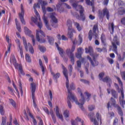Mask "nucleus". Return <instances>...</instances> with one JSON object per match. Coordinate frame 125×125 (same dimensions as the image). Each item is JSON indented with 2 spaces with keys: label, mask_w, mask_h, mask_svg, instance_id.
<instances>
[{
  "label": "nucleus",
  "mask_w": 125,
  "mask_h": 125,
  "mask_svg": "<svg viewBox=\"0 0 125 125\" xmlns=\"http://www.w3.org/2000/svg\"><path fill=\"white\" fill-rule=\"evenodd\" d=\"M85 53H89L90 56H91L93 58L91 59L90 57L89 56H87V58L89 60L92 67H96V66H98L99 65V62L96 60L99 57V54H97L96 53H93V48L92 46H89L88 48H85Z\"/></svg>",
  "instance_id": "obj_1"
},
{
  "label": "nucleus",
  "mask_w": 125,
  "mask_h": 125,
  "mask_svg": "<svg viewBox=\"0 0 125 125\" xmlns=\"http://www.w3.org/2000/svg\"><path fill=\"white\" fill-rule=\"evenodd\" d=\"M112 50L117 55L118 60L119 61H124L125 58V52H123L122 53V57L120 54L118 53V46H117V45H120V40L118 39V37L117 36H115L114 37L113 40L112 42Z\"/></svg>",
  "instance_id": "obj_2"
},
{
  "label": "nucleus",
  "mask_w": 125,
  "mask_h": 125,
  "mask_svg": "<svg viewBox=\"0 0 125 125\" xmlns=\"http://www.w3.org/2000/svg\"><path fill=\"white\" fill-rule=\"evenodd\" d=\"M77 91L78 93H80V96L81 97V99L79 100V101H78V99H77V97L75 96V94L72 93V96H73L74 99H72V100L73 101H75L76 104L79 106V108L81 109L82 111H85L84 107H83V105H84V103H85V99L84 98V96L83 94L81 88L78 87L77 88Z\"/></svg>",
  "instance_id": "obj_3"
},
{
  "label": "nucleus",
  "mask_w": 125,
  "mask_h": 125,
  "mask_svg": "<svg viewBox=\"0 0 125 125\" xmlns=\"http://www.w3.org/2000/svg\"><path fill=\"white\" fill-rule=\"evenodd\" d=\"M110 104H111V106H112V107H114V108H116L117 109L118 114L120 116H121V117H123V116L124 115V113H123V110H122V108H121V107L119 106V104H117V102H116V100H115L113 98H111Z\"/></svg>",
  "instance_id": "obj_4"
},
{
  "label": "nucleus",
  "mask_w": 125,
  "mask_h": 125,
  "mask_svg": "<svg viewBox=\"0 0 125 125\" xmlns=\"http://www.w3.org/2000/svg\"><path fill=\"white\" fill-rule=\"evenodd\" d=\"M78 6L80 9L79 10L80 15L78 14L76 16V18L78 20H81V21H85V15H84V13H83V12H84V9L83 6L81 5H78Z\"/></svg>",
  "instance_id": "obj_5"
},
{
  "label": "nucleus",
  "mask_w": 125,
  "mask_h": 125,
  "mask_svg": "<svg viewBox=\"0 0 125 125\" xmlns=\"http://www.w3.org/2000/svg\"><path fill=\"white\" fill-rule=\"evenodd\" d=\"M31 93H32V98L33 102V106L34 108H37V103H36V97L35 96V92H36V83H31Z\"/></svg>",
  "instance_id": "obj_6"
},
{
  "label": "nucleus",
  "mask_w": 125,
  "mask_h": 125,
  "mask_svg": "<svg viewBox=\"0 0 125 125\" xmlns=\"http://www.w3.org/2000/svg\"><path fill=\"white\" fill-rule=\"evenodd\" d=\"M21 13H19V16L20 17V19L22 24H23V25H26V22L25 21V20H24V14L25 13V11H24L23 4H21Z\"/></svg>",
  "instance_id": "obj_7"
},
{
  "label": "nucleus",
  "mask_w": 125,
  "mask_h": 125,
  "mask_svg": "<svg viewBox=\"0 0 125 125\" xmlns=\"http://www.w3.org/2000/svg\"><path fill=\"white\" fill-rule=\"evenodd\" d=\"M66 52L68 56H69V55L70 61L72 65H74V64H75V55H74V53H73L71 51V49H67L66 50Z\"/></svg>",
  "instance_id": "obj_8"
},
{
  "label": "nucleus",
  "mask_w": 125,
  "mask_h": 125,
  "mask_svg": "<svg viewBox=\"0 0 125 125\" xmlns=\"http://www.w3.org/2000/svg\"><path fill=\"white\" fill-rule=\"evenodd\" d=\"M118 92L119 93H121V96H122V97H120L119 98V101H120V104L122 103V104L125 105V101L124 100L125 99V94L124 93V88L122 87L120 90L118 91Z\"/></svg>",
  "instance_id": "obj_9"
},
{
  "label": "nucleus",
  "mask_w": 125,
  "mask_h": 125,
  "mask_svg": "<svg viewBox=\"0 0 125 125\" xmlns=\"http://www.w3.org/2000/svg\"><path fill=\"white\" fill-rule=\"evenodd\" d=\"M98 31V24H94L93 27V36L95 40H98L99 38L98 37V34L96 33V31Z\"/></svg>",
  "instance_id": "obj_10"
},
{
  "label": "nucleus",
  "mask_w": 125,
  "mask_h": 125,
  "mask_svg": "<svg viewBox=\"0 0 125 125\" xmlns=\"http://www.w3.org/2000/svg\"><path fill=\"white\" fill-rule=\"evenodd\" d=\"M36 40L38 42L40 43H44L46 42V40L44 39L40 38V34H39V30H36Z\"/></svg>",
  "instance_id": "obj_11"
},
{
  "label": "nucleus",
  "mask_w": 125,
  "mask_h": 125,
  "mask_svg": "<svg viewBox=\"0 0 125 125\" xmlns=\"http://www.w3.org/2000/svg\"><path fill=\"white\" fill-rule=\"evenodd\" d=\"M56 115L60 120H61L62 122L63 121V115L59 112V107L58 106L56 105Z\"/></svg>",
  "instance_id": "obj_12"
},
{
  "label": "nucleus",
  "mask_w": 125,
  "mask_h": 125,
  "mask_svg": "<svg viewBox=\"0 0 125 125\" xmlns=\"http://www.w3.org/2000/svg\"><path fill=\"white\" fill-rule=\"evenodd\" d=\"M66 82L65 83V85L67 89L68 92L69 94H70V97L72 98V99L74 100V96L72 95V91L71 90V89H70V88H69V84H70V82H69V79H66Z\"/></svg>",
  "instance_id": "obj_13"
},
{
  "label": "nucleus",
  "mask_w": 125,
  "mask_h": 125,
  "mask_svg": "<svg viewBox=\"0 0 125 125\" xmlns=\"http://www.w3.org/2000/svg\"><path fill=\"white\" fill-rule=\"evenodd\" d=\"M51 75L53 76V79L54 80V81L55 83H58V79L60 78V74L59 73H57L56 74L54 73V72H52Z\"/></svg>",
  "instance_id": "obj_14"
},
{
  "label": "nucleus",
  "mask_w": 125,
  "mask_h": 125,
  "mask_svg": "<svg viewBox=\"0 0 125 125\" xmlns=\"http://www.w3.org/2000/svg\"><path fill=\"white\" fill-rule=\"evenodd\" d=\"M67 30V36L68 38L71 40L72 42H73V37H74V34L73 33H75V30L74 29Z\"/></svg>",
  "instance_id": "obj_15"
},
{
  "label": "nucleus",
  "mask_w": 125,
  "mask_h": 125,
  "mask_svg": "<svg viewBox=\"0 0 125 125\" xmlns=\"http://www.w3.org/2000/svg\"><path fill=\"white\" fill-rule=\"evenodd\" d=\"M101 40L102 42V44L104 45V46H106V36L104 33H102L101 36Z\"/></svg>",
  "instance_id": "obj_16"
},
{
  "label": "nucleus",
  "mask_w": 125,
  "mask_h": 125,
  "mask_svg": "<svg viewBox=\"0 0 125 125\" xmlns=\"http://www.w3.org/2000/svg\"><path fill=\"white\" fill-rule=\"evenodd\" d=\"M49 114L51 115L54 124H56V116H55V114H54L53 110L52 109H50Z\"/></svg>",
  "instance_id": "obj_17"
},
{
  "label": "nucleus",
  "mask_w": 125,
  "mask_h": 125,
  "mask_svg": "<svg viewBox=\"0 0 125 125\" xmlns=\"http://www.w3.org/2000/svg\"><path fill=\"white\" fill-rule=\"evenodd\" d=\"M24 33L26 36H29V37H31L32 36V31L30 30L28 27L25 26L24 27Z\"/></svg>",
  "instance_id": "obj_18"
},
{
  "label": "nucleus",
  "mask_w": 125,
  "mask_h": 125,
  "mask_svg": "<svg viewBox=\"0 0 125 125\" xmlns=\"http://www.w3.org/2000/svg\"><path fill=\"white\" fill-rule=\"evenodd\" d=\"M47 39L49 44L53 45V44L54 43V38L52 36H47Z\"/></svg>",
  "instance_id": "obj_19"
},
{
  "label": "nucleus",
  "mask_w": 125,
  "mask_h": 125,
  "mask_svg": "<svg viewBox=\"0 0 125 125\" xmlns=\"http://www.w3.org/2000/svg\"><path fill=\"white\" fill-rule=\"evenodd\" d=\"M72 24H73V23L72 22V21H71L70 20H67L66 25L68 27L67 30H71V29H73L72 28Z\"/></svg>",
  "instance_id": "obj_20"
},
{
  "label": "nucleus",
  "mask_w": 125,
  "mask_h": 125,
  "mask_svg": "<svg viewBox=\"0 0 125 125\" xmlns=\"http://www.w3.org/2000/svg\"><path fill=\"white\" fill-rule=\"evenodd\" d=\"M103 14H104V15H106V18L108 20H109V11H108V9H107V8H105L103 9Z\"/></svg>",
  "instance_id": "obj_21"
},
{
  "label": "nucleus",
  "mask_w": 125,
  "mask_h": 125,
  "mask_svg": "<svg viewBox=\"0 0 125 125\" xmlns=\"http://www.w3.org/2000/svg\"><path fill=\"white\" fill-rule=\"evenodd\" d=\"M22 41L23 42V45L26 51L28 52V43H27V41H26V38L22 37Z\"/></svg>",
  "instance_id": "obj_22"
},
{
  "label": "nucleus",
  "mask_w": 125,
  "mask_h": 125,
  "mask_svg": "<svg viewBox=\"0 0 125 125\" xmlns=\"http://www.w3.org/2000/svg\"><path fill=\"white\" fill-rule=\"evenodd\" d=\"M71 98L72 99V98L71 97L70 94L68 95L67 97V105L69 108V109H72V104H71Z\"/></svg>",
  "instance_id": "obj_23"
},
{
  "label": "nucleus",
  "mask_w": 125,
  "mask_h": 125,
  "mask_svg": "<svg viewBox=\"0 0 125 125\" xmlns=\"http://www.w3.org/2000/svg\"><path fill=\"white\" fill-rule=\"evenodd\" d=\"M38 48L39 50L41 51V52H42V53H44L45 51H46V48L43 46H42L41 45H39L38 46Z\"/></svg>",
  "instance_id": "obj_24"
},
{
  "label": "nucleus",
  "mask_w": 125,
  "mask_h": 125,
  "mask_svg": "<svg viewBox=\"0 0 125 125\" xmlns=\"http://www.w3.org/2000/svg\"><path fill=\"white\" fill-rule=\"evenodd\" d=\"M111 94L112 96H113L114 98H117L118 96V93L117 92V91H116V90L114 89H112L111 90Z\"/></svg>",
  "instance_id": "obj_25"
},
{
  "label": "nucleus",
  "mask_w": 125,
  "mask_h": 125,
  "mask_svg": "<svg viewBox=\"0 0 125 125\" xmlns=\"http://www.w3.org/2000/svg\"><path fill=\"white\" fill-rule=\"evenodd\" d=\"M50 18L51 19V20H52L53 23H55V24H57V23H58V20L56 19V17L54 15H51L50 16Z\"/></svg>",
  "instance_id": "obj_26"
},
{
  "label": "nucleus",
  "mask_w": 125,
  "mask_h": 125,
  "mask_svg": "<svg viewBox=\"0 0 125 125\" xmlns=\"http://www.w3.org/2000/svg\"><path fill=\"white\" fill-rule=\"evenodd\" d=\"M118 14H119V15H124L125 14V8H120L118 10Z\"/></svg>",
  "instance_id": "obj_27"
},
{
  "label": "nucleus",
  "mask_w": 125,
  "mask_h": 125,
  "mask_svg": "<svg viewBox=\"0 0 125 125\" xmlns=\"http://www.w3.org/2000/svg\"><path fill=\"white\" fill-rule=\"evenodd\" d=\"M63 116L65 119L69 118V116H70V111L68 110H65L63 112Z\"/></svg>",
  "instance_id": "obj_28"
},
{
  "label": "nucleus",
  "mask_w": 125,
  "mask_h": 125,
  "mask_svg": "<svg viewBox=\"0 0 125 125\" xmlns=\"http://www.w3.org/2000/svg\"><path fill=\"white\" fill-rule=\"evenodd\" d=\"M39 2L40 4H42V7H45V5L47 4V1H42V0H39Z\"/></svg>",
  "instance_id": "obj_29"
},
{
  "label": "nucleus",
  "mask_w": 125,
  "mask_h": 125,
  "mask_svg": "<svg viewBox=\"0 0 125 125\" xmlns=\"http://www.w3.org/2000/svg\"><path fill=\"white\" fill-rule=\"evenodd\" d=\"M57 10L59 11V12H64V8L61 7V5H57Z\"/></svg>",
  "instance_id": "obj_30"
},
{
  "label": "nucleus",
  "mask_w": 125,
  "mask_h": 125,
  "mask_svg": "<svg viewBox=\"0 0 125 125\" xmlns=\"http://www.w3.org/2000/svg\"><path fill=\"white\" fill-rule=\"evenodd\" d=\"M19 85L20 87L21 94V96H23V88H22V83H21V81L20 80L19 81Z\"/></svg>",
  "instance_id": "obj_31"
},
{
  "label": "nucleus",
  "mask_w": 125,
  "mask_h": 125,
  "mask_svg": "<svg viewBox=\"0 0 125 125\" xmlns=\"http://www.w3.org/2000/svg\"><path fill=\"white\" fill-rule=\"evenodd\" d=\"M9 100L13 107H14V108H16V102H15L12 99H9Z\"/></svg>",
  "instance_id": "obj_32"
},
{
  "label": "nucleus",
  "mask_w": 125,
  "mask_h": 125,
  "mask_svg": "<svg viewBox=\"0 0 125 125\" xmlns=\"http://www.w3.org/2000/svg\"><path fill=\"white\" fill-rule=\"evenodd\" d=\"M88 39L90 41H91L92 40V37H93V33H92V30H90L88 32Z\"/></svg>",
  "instance_id": "obj_33"
},
{
  "label": "nucleus",
  "mask_w": 125,
  "mask_h": 125,
  "mask_svg": "<svg viewBox=\"0 0 125 125\" xmlns=\"http://www.w3.org/2000/svg\"><path fill=\"white\" fill-rule=\"evenodd\" d=\"M25 59L27 62H28V63H31V62H32V60H31V57L28 54H26L25 55Z\"/></svg>",
  "instance_id": "obj_34"
},
{
  "label": "nucleus",
  "mask_w": 125,
  "mask_h": 125,
  "mask_svg": "<svg viewBox=\"0 0 125 125\" xmlns=\"http://www.w3.org/2000/svg\"><path fill=\"white\" fill-rule=\"evenodd\" d=\"M37 24L39 28L42 29V22L41 18H39V22H37Z\"/></svg>",
  "instance_id": "obj_35"
},
{
  "label": "nucleus",
  "mask_w": 125,
  "mask_h": 125,
  "mask_svg": "<svg viewBox=\"0 0 125 125\" xmlns=\"http://www.w3.org/2000/svg\"><path fill=\"white\" fill-rule=\"evenodd\" d=\"M28 45H30V46L29 47V51L31 53V54H34V48L32 46L31 44L30 43H28Z\"/></svg>",
  "instance_id": "obj_36"
},
{
  "label": "nucleus",
  "mask_w": 125,
  "mask_h": 125,
  "mask_svg": "<svg viewBox=\"0 0 125 125\" xmlns=\"http://www.w3.org/2000/svg\"><path fill=\"white\" fill-rule=\"evenodd\" d=\"M75 26H76V27L78 31H79V32H80V31H82V27H81V26H80V23H79L78 22H75Z\"/></svg>",
  "instance_id": "obj_37"
},
{
  "label": "nucleus",
  "mask_w": 125,
  "mask_h": 125,
  "mask_svg": "<svg viewBox=\"0 0 125 125\" xmlns=\"http://www.w3.org/2000/svg\"><path fill=\"white\" fill-rule=\"evenodd\" d=\"M104 76H105V73H104L103 72H101L99 74V79L100 81H102Z\"/></svg>",
  "instance_id": "obj_38"
},
{
  "label": "nucleus",
  "mask_w": 125,
  "mask_h": 125,
  "mask_svg": "<svg viewBox=\"0 0 125 125\" xmlns=\"http://www.w3.org/2000/svg\"><path fill=\"white\" fill-rule=\"evenodd\" d=\"M0 113L2 116L4 115V110H3V105L2 104L0 105Z\"/></svg>",
  "instance_id": "obj_39"
},
{
  "label": "nucleus",
  "mask_w": 125,
  "mask_h": 125,
  "mask_svg": "<svg viewBox=\"0 0 125 125\" xmlns=\"http://www.w3.org/2000/svg\"><path fill=\"white\" fill-rule=\"evenodd\" d=\"M6 124V117H2V122L1 125H5Z\"/></svg>",
  "instance_id": "obj_40"
},
{
  "label": "nucleus",
  "mask_w": 125,
  "mask_h": 125,
  "mask_svg": "<svg viewBox=\"0 0 125 125\" xmlns=\"http://www.w3.org/2000/svg\"><path fill=\"white\" fill-rule=\"evenodd\" d=\"M88 117L90 118L91 122H93V120L94 118H93V116H94V113L93 112H90V113L88 114Z\"/></svg>",
  "instance_id": "obj_41"
},
{
  "label": "nucleus",
  "mask_w": 125,
  "mask_h": 125,
  "mask_svg": "<svg viewBox=\"0 0 125 125\" xmlns=\"http://www.w3.org/2000/svg\"><path fill=\"white\" fill-rule=\"evenodd\" d=\"M19 71L21 75H22V76H25V72H24V71H23V68L22 67V65H20Z\"/></svg>",
  "instance_id": "obj_42"
},
{
  "label": "nucleus",
  "mask_w": 125,
  "mask_h": 125,
  "mask_svg": "<svg viewBox=\"0 0 125 125\" xmlns=\"http://www.w3.org/2000/svg\"><path fill=\"white\" fill-rule=\"evenodd\" d=\"M37 6V4L34 3V5H33V8L34 9V12H35V14H36V15H37V16H38V15H40L39 14V13L38 12V10H37V9H36Z\"/></svg>",
  "instance_id": "obj_43"
},
{
  "label": "nucleus",
  "mask_w": 125,
  "mask_h": 125,
  "mask_svg": "<svg viewBox=\"0 0 125 125\" xmlns=\"http://www.w3.org/2000/svg\"><path fill=\"white\" fill-rule=\"evenodd\" d=\"M82 55H83V54L81 53H76L75 54L76 58H78V59H81V58H82Z\"/></svg>",
  "instance_id": "obj_44"
},
{
  "label": "nucleus",
  "mask_w": 125,
  "mask_h": 125,
  "mask_svg": "<svg viewBox=\"0 0 125 125\" xmlns=\"http://www.w3.org/2000/svg\"><path fill=\"white\" fill-rule=\"evenodd\" d=\"M70 90H75V83H72L70 84Z\"/></svg>",
  "instance_id": "obj_45"
},
{
  "label": "nucleus",
  "mask_w": 125,
  "mask_h": 125,
  "mask_svg": "<svg viewBox=\"0 0 125 125\" xmlns=\"http://www.w3.org/2000/svg\"><path fill=\"white\" fill-rule=\"evenodd\" d=\"M43 20L45 23V25L48 24V20H47V18L45 16H43Z\"/></svg>",
  "instance_id": "obj_46"
},
{
  "label": "nucleus",
  "mask_w": 125,
  "mask_h": 125,
  "mask_svg": "<svg viewBox=\"0 0 125 125\" xmlns=\"http://www.w3.org/2000/svg\"><path fill=\"white\" fill-rule=\"evenodd\" d=\"M115 28H116V26L114 25V23H112L111 24V29L112 31V32H110L111 34H114V29H115Z\"/></svg>",
  "instance_id": "obj_47"
},
{
  "label": "nucleus",
  "mask_w": 125,
  "mask_h": 125,
  "mask_svg": "<svg viewBox=\"0 0 125 125\" xmlns=\"http://www.w3.org/2000/svg\"><path fill=\"white\" fill-rule=\"evenodd\" d=\"M10 48H11V46L10 45H9L8 46V50L6 51L5 53V56H7V54L8 52H10Z\"/></svg>",
  "instance_id": "obj_48"
},
{
  "label": "nucleus",
  "mask_w": 125,
  "mask_h": 125,
  "mask_svg": "<svg viewBox=\"0 0 125 125\" xmlns=\"http://www.w3.org/2000/svg\"><path fill=\"white\" fill-rule=\"evenodd\" d=\"M121 76L122 80H124V81H125V71L121 72Z\"/></svg>",
  "instance_id": "obj_49"
},
{
  "label": "nucleus",
  "mask_w": 125,
  "mask_h": 125,
  "mask_svg": "<svg viewBox=\"0 0 125 125\" xmlns=\"http://www.w3.org/2000/svg\"><path fill=\"white\" fill-rule=\"evenodd\" d=\"M31 20L32 21H33V22H34V23H35V24H37L38 23V18H34V17H32L31 18Z\"/></svg>",
  "instance_id": "obj_50"
},
{
  "label": "nucleus",
  "mask_w": 125,
  "mask_h": 125,
  "mask_svg": "<svg viewBox=\"0 0 125 125\" xmlns=\"http://www.w3.org/2000/svg\"><path fill=\"white\" fill-rule=\"evenodd\" d=\"M116 79H117L120 85H121V86H123V82H122V80H121V79L120 78H119L118 77H116Z\"/></svg>",
  "instance_id": "obj_51"
},
{
  "label": "nucleus",
  "mask_w": 125,
  "mask_h": 125,
  "mask_svg": "<svg viewBox=\"0 0 125 125\" xmlns=\"http://www.w3.org/2000/svg\"><path fill=\"white\" fill-rule=\"evenodd\" d=\"M43 111H45V112L46 113V114H47V115H49V110H48V108H47V107H43Z\"/></svg>",
  "instance_id": "obj_52"
},
{
  "label": "nucleus",
  "mask_w": 125,
  "mask_h": 125,
  "mask_svg": "<svg viewBox=\"0 0 125 125\" xmlns=\"http://www.w3.org/2000/svg\"><path fill=\"white\" fill-rule=\"evenodd\" d=\"M62 73H63V76H64L66 80L68 79V74H67V71L66 70H63Z\"/></svg>",
  "instance_id": "obj_53"
},
{
  "label": "nucleus",
  "mask_w": 125,
  "mask_h": 125,
  "mask_svg": "<svg viewBox=\"0 0 125 125\" xmlns=\"http://www.w3.org/2000/svg\"><path fill=\"white\" fill-rule=\"evenodd\" d=\"M99 16L100 19H103V18H104V17L105 16L104 14L102 12L99 13Z\"/></svg>",
  "instance_id": "obj_54"
},
{
  "label": "nucleus",
  "mask_w": 125,
  "mask_h": 125,
  "mask_svg": "<svg viewBox=\"0 0 125 125\" xmlns=\"http://www.w3.org/2000/svg\"><path fill=\"white\" fill-rule=\"evenodd\" d=\"M10 60H11L12 61H13V63H17V61H16V59L15 58V56H14V55L12 56L11 58H10Z\"/></svg>",
  "instance_id": "obj_55"
},
{
  "label": "nucleus",
  "mask_w": 125,
  "mask_h": 125,
  "mask_svg": "<svg viewBox=\"0 0 125 125\" xmlns=\"http://www.w3.org/2000/svg\"><path fill=\"white\" fill-rule=\"evenodd\" d=\"M13 65L16 69H18L20 66H22L21 64L17 63V62H14Z\"/></svg>",
  "instance_id": "obj_56"
},
{
  "label": "nucleus",
  "mask_w": 125,
  "mask_h": 125,
  "mask_svg": "<svg viewBox=\"0 0 125 125\" xmlns=\"http://www.w3.org/2000/svg\"><path fill=\"white\" fill-rule=\"evenodd\" d=\"M88 108L89 111H92L93 110H94L95 108L94 107V106H93V105H89L88 106Z\"/></svg>",
  "instance_id": "obj_57"
},
{
  "label": "nucleus",
  "mask_w": 125,
  "mask_h": 125,
  "mask_svg": "<svg viewBox=\"0 0 125 125\" xmlns=\"http://www.w3.org/2000/svg\"><path fill=\"white\" fill-rule=\"evenodd\" d=\"M58 50L59 51V54H60L61 56H62V57H63V49L60 48V49H58Z\"/></svg>",
  "instance_id": "obj_58"
},
{
  "label": "nucleus",
  "mask_w": 125,
  "mask_h": 125,
  "mask_svg": "<svg viewBox=\"0 0 125 125\" xmlns=\"http://www.w3.org/2000/svg\"><path fill=\"white\" fill-rule=\"evenodd\" d=\"M102 81H103L104 83H108V82H109V79L108 78V77L106 76V77L103 78Z\"/></svg>",
  "instance_id": "obj_59"
},
{
  "label": "nucleus",
  "mask_w": 125,
  "mask_h": 125,
  "mask_svg": "<svg viewBox=\"0 0 125 125\" xmlns=\"http://www.w3.org/2000/svg\"><path fill=\"white\" fill-rule=\"evenodd\" d=\"M77 65L78 68H82V62L80 61H77Z\"/></svg>",
  "instance_id": "obj_60"
},
{
  "label": "nucleus",
  "mask_w": 125,
  "mask_h": 125,
  "mask_svg": "<svg viewBox=\"0 0 125 125\" xmlns=\"http://www.w3.org/2000/svg\"><path fill=\"white\" fill-rule=\"evenodd\" d=\"M42 10L43 13V16H45V14H46V9L45 7H42Z\"/></svg>",
  "instance_id": "obj_61"
},
{
  "label": "nucleus",
  "mask_w": 125,
  "mask_h": 125,
  "mask_svg": "<svg viewBox=\"0 0 125 125\" xmlns=\"http://www.w3.org/2000/svg\"><path fill=\"white\" fill-rule=\"evenodd\" d=\"M77 53H81L83 54V48L82 47H79L77 49Z\"/></svg>",
  "instance_id": "obj_62"
},
{
  "label": "nucleus",
  "mask_w": 125,
  "mask_h": 125,
  "mask_svg": "<svg viewBox=\"0 0 125 125\" xmlns=\"http://www.w3.org/2000/svg\"><path fill=\"white\" fill-rule=\"evenodd\" d=\"M119 121L118 120V119L115 118L114 120L113 125H118V123Z\"/></svg>",
  "instance_id": "obj_63"
},
{
  "label": "nucleus",
  "mask_w": 125,
  "mask_h": 125,
  "mask_svg": "<svg viewBox=\"0 0 125 125\" xmlns=\"http://www.w3.org/2000/svg\"><path fill=\"white\" fill-rule=\"evenodd\" d=\"M121 22L123 25H124L125 26V17L121 19Z\"/></svg>",
  "instance_id": "obj_64"
}]
</instances>
